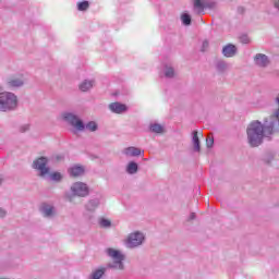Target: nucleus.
I'll list each match as a JSON object with an SVG mask.
<instances>
[{
  "mask_svg": "<svg viewBox=\"0 0 279 279\" xmlns=\"http://www.w3.org/2000/svg\"><path fill=\"white\" fill-rule=\"evenodd\" d=\"M276 132H279V109H276L270 117L265 118L264 122L254 120L247 125V143L250 147H260L265 138L274 136Z\"/></svg>",
  "mask_w": 279,
  "mask_h": 279,
  "instance_id": "nucleus-1",
  "label": "nucleus"
},
{
  "mask_svg": "<svg viewBox=\"0 0 279 279\" xmlns=\"http://www.w3.org/2000/svg\"><path fill=\"white\" fill-rule=\"evenodd\" d=\"M107 256L112 259V263L107 264L106 268H97L94 270L89 279H101L104 275L108 271V269H114L117 271H124L125 270V255L122 254L121 251L109 247L106 250Z\"/></svg>",
  "mask_w": 279,
  "mask_h": 279,
  "instance_id": "nucleus-2",
  "label": "nucleus"
},
{
  "mask_svg": "<svg viewBox=\"0 0 279 279\" xmlns=\"http://www.w3.org/2000/svg\"><path fill=\"white\" fill-rule=\"evenodd\" d=\"M16 108H19V97L14 93H0V112H14Z\"/></svg>",
  "mask_w": 279,
  "mask_h": 279,
  "instance_id": "nucleus-3",
  "label": "nucleus"
},
{
  "mask_svg": "<svg viewBox=\"0 0 279 279\" xmlns=\"http://www.w3.org/2000/svg\"><path fill=\"white\" fill-rule=\"evenodd\" d=\"M61 119L64 121V123H68V125H71L74 128V130H77V132H84L86 130L84 121L75 112L65 111L61 114Z\"/></svg>",
  "mask_w": 279,
  "mask_h": 279,
  "instance_id": "nucleus-4",
  "label": "nucleus"
},
{
  "mask_svg": "<svg viewBox=\"0 0 279 279\" xmlns=\"http://www.w3.org/2000/svg\"><path fill=\"white\" fill-rule=\"evenodd\" d=\"M71 194H68V201L73 202L75 197H88L90 189L84 182H75L70 187Z\"/></svg>",
  "mask_w": 279,
  "mask_h": 279,
  "instance_id": "nucleus-5",
  "label": "nucleus"
},
{
  "mask_svg": "<svg viewBox=\"0 0 279 279\" xmlns=\"http://www.w3.org/2000/svg\"><path fill=\"white\" fill-rule=\"evenodd\" d=\"M195 14H204V10H215L217 2L213 0H192Z\"/></svg>",
  "mask_w": 279,
  "mask_h": 279,
  "instance_id": "nucleus-6",
  "label": "nucleus"
},
{
  "mask_svg": "<svg viewBox=\"0 0 279 279\" xmlns=\"http://www.w3.org/2000/svg\"><path fill=\"white\" fill-rule=\"evenodd\" d=\"M49 159L47 157H38L33 161L32 168L39 171V178H46L49 175Z\"/></svg>",
  "mask_w": 279,
  "mask_h": 279,
  "instance_id": "nucleus-7",
  "label": "nucleus"
},
{
  "mask_svg": "<svg viewBox=\"0 0 279 279\" xmlns=\"http://www.w3.org/2000/svg\"><path fill=\"white\" fill-rule=\"evenodd\" d=\"M145 241V234L141 231H135L129 234L126 239V247L134 250V247H141Z\"/></svg>",
  "mask_w": 279,
  "mask_h": 279,
  "instance_id": "nucleus-8",
  "label": "nucleus"
},
{
  "mask_svg": "<svg viewBox=\"0 0 279 279\" xmlns=\"http://www.w3.org/2000/svg\"><path fill=\"white\" fill-rule=\"evenodd\" d=\"M99 198L89 199L85 205L86 213L84 214V217H86V219H93L92 215L97 210V208H99Z\"/></svg>",
  "mask_w": 279,
  "mask_h": 279,
  "instance_id": "nucleus-9",
  "label": "nucleus"
},
{
  "mask_svg": "<svg viewBox=\"0 0 279 279\" xmlns=\"http://www.w3.org/2000/svg\"><path fill=\"white\" fill-rule=\"evenodd\" d=\"M40 213L46 219H53L57 215L56 207L51 204L44 203L40 206Z\"/></svg>",
  "mask_w": 279,
  "mask_h": 279,
  "instance_id": "nucleus-10",
  "label": "nucleus"
},
{
  "mask_svg": "<svg viewBox=\"0 0 279 279\" xmlns=\"http://www.w3.org/2000/svg\"><path fill=\"white\" fill-rule=\"evenodd\" d=\"M122 154L126 156V158H138V156H143L145 151L138 147L129 146L122 150Z\"/></svg>",
  "mask_w": 279,
  "mask_h": 279,
  "instance_id": "nucleus-11",
  "label": "nucleus"
},
{
  "mask_svg": "<svg viewBox=\"0 0 279 279\" xmlns=\"http://www.w3.org/2000/svg\"><path fill=\"white\" fill-rule=\"evenodd\" d=\"M254 62L256 64V66H259L260 69H267V66H269V57H267V54L264 53H257L254 57Z\"/></svg>",
  "mask_w": 279,
  "mask_h": 279,
  "instance_id": "nucleus-12",
  "label": "nucleus"
},
{
  "mask_svg": "<svg viewBox=\"0 0 279 279\" xmlns=\"http://www.w3.org/2000/svg\"><path fill=\"white\" fill-rule=\"evenodd\" d=\"M109 110L110 112H113V114H123L128 112V106L119 101H116L109 105Z\"/></svg>",
  "mask_w": 279,
  "mask_h": 279,
  "instance_id": "nucleus-13",
  "label": "nucleus"
},
{
  "mask_svg": "<svg viewBox=\"0 0 279 279\" xmlns=\"http://www.w3.org/2000/svg\"><path fill=\"white\" fill-rule=\"evenodd\" d=\"M68 171L71 178H80L84 175L86 169L84 168V166L74 165Z\"/></svg>",
  "mask_w": 279,
  "mask_h": 279,
  "instance_id": "nucleus-14",
  "label": "nucleus"
},
{
  "mask_svg": "<svg viewBox=\"0 0 279 279\" xmlns=\"http://www.w3.org/2000/svg\"><path fill=\"white\" fill-rule=\"evenodd\" d=\"M236 46L228 44L222 48V56H225V58H234L236 56Z\"/></svg>",
  "mask_w": 279,
  "mask_h": 279,
  "instance_id": "nucleus-15",
  "label": "nucleus"
},
{
  "mask_svg": "<svg viewBox=\"0 0 279 279\" xmlns=\"http://www.w3.org/2000/svg\"><path fill=\"white\" fill-rule=\"evenodd\" d=\"M25 84L23 77H11L7 81V86L9 88H21Z\"/></svg>",
  "mask_w": 279,
  "mask_h": 279,
  "instance_id": "nucleus-16",
  "label": "nucleus"
},
{
  "mask_svg": "<svg viewBox=\"0 0 279 279\" xmlns=\"http://www.w3.org/2000/svg\"><path fill=\"white\" fill-rule=\"evenodd\" d=\"M197 131H193L192 132V145H193V149L194 151H202V144L199 142V135H197Z\"/></svg>",
  "mask_w": 279,
  "mask_h": 279,
  "instance_id": "nucleus-17",
  "label": "nucleus"
},
{
  "mask_svg": "<svg viewBox=\"0 0 279 279\" xmlns=\"http://www.w3.org/2000/svg\"><path fill=\"white\" fill-rule=\"evenodd\" d=\"M93 86H95V81L85 80L80 84L78 88L82 93H88Z\"/></svg>",
  "mask_w": 279,
  "mask_h": 279,
  "instance_id": "nucleus-18",
  "label": "nucleus"
},
{
  "mask_svg": "<svg viewBox=\"0 0 279 279\" xmlns=\"http://www.w3.org/2000/svg\"><path fill=\"white\" fill-rule=\"evenodd\" d=\"M125 171L129 175H135V173H138V163L136 161H130L126 165Z\"/></svg>",
  "mask_w": 279,
  "mask_h": 279,
  "instance_id": "nucleus-19",
  "label": "nucleus"
},
{
  "mask_svg": "<svg viewBox=\"0 0 279 279\" xmlns=\"http://www.w3.org/2000/svg\"><path fill=\"white\" fill-rule=\"evenodd\" d=\"M230 65L223 60H218L216 62V71L218 73H226V71H228Z\"/></svg>",
  "mask_w": 279,
  "mask_h": 279,
  "instance_id": "nucleus-20",
  "label": "nucleus"
},
{
  "mask_svg": "<svg viewBox=\"0 0 279 279\" xmlns=\"http://www.w3.org/2000/svg\"><path fill=\"white\" fill-rule=\"evenodd\" d=\"M149 130L154 134H162V132H165V126H162V124L159 123H150Z\"/></svg>",
  "mask_w": 279,
  "mask_h": 279,
  "instance_id": "nucleus-21",
  "label": "nucleus"
},
{
  "mask_svg": "<svg viewBox=\"0 0 279 279\" xmlns=\"http://www.w3.org/2000/svg\"><path fill=\"white\" fill-rule=\"evenodd\" d=\"M165 77H168V80H171L175 77V70L171 65H166L163 70Z\"/></svg>",
  "mask_w": 279,
  "mask_h": 279,
  "instance_id": "nucleus-22",
  "label": "nucleus"
},
{
  "mask_svg": "<svg viewBox=\"0 0 279 279\" xmlns=\"http://www.w3.org/2000/svg\"><path fill=\"white\" fill-rule=\"evenodd\" d=\"M84 125L85 130H88V132H97V130H99V125L95 121H89L87 124Z\"/></svg>",
  "mask_w": 279,
  "mask_h": 279,
  "instance_id": "nucleus-23",
  "label": "nucleus"
},
{
  "mask_svg": "<svg viewBox=\"0 0 279 279\" xmlns=\"http://www.w3.org/2000/svg\"><path fill=\"white\" fill-rule=\"evenodd\" d=\"M90 8V3L88 1H83L77 3V11L78 12H86V10Z\"/></svg>",
  "mask_w": 279,
  "mask_h": 279,
  "instance_id": "nucleus-24",
  "label": "nucleus"
},
{
  "mask_svg": "<svg viewBox=\"0 0 279 279\" xmlns=\"http://www.w3.org/2000/svg\"><path fill=\"white\" fill-rule=\"evenodd\" d=\"M50 180L52 182H62V173H60V172H52L50 174Z\"/></svg>",
  "mask_w": 279,
  "mask_h": 279,
  "instance_id": "nucleus-25",
  "label": "nucleus"
},
{
  "mask_svg": "<svg viewBox=\"0 0 279 279\" xmlns=\"http://www.w3.org/2000/svg\"><path fill=\"white\" fill-rule=\"evenodd\" d=\"M181 21L183 25H186V26L191 25V15L187 13H183L181 16Z\"/></svg>",
  "mask_w": 279,
  "mask_h": 279,
  "instance_id": "nucleus-26",
  "label": "nucleus"
},
{
  "mask_svg": "<svg viewBox=\"0 0 279 279\" xmlns=\"http://www.w3.org/2000/svg\"><path fill=\"white\" fill-rule=\"evenodd\" d=\"M100 228H110L112 226V222L106 218H101L99 220Z\"/></svg>",
  "mask_w": 279,
  "mask_h": 279,
  "instance_id": "nucleus-27",
  "label": "nucleus"
},
{
  "mask_svg": "<svg viewBox=\"0 0 279 279\" xmlns=\"http://www.w3.org/2000/svg\"><path fill=\"white\" fill-rule=\"evenodd\" d=\"M213 145H215V138L211 135H209L206 138V147L210 149Z\"/></svg>",
  "mask_w": 279,
  "mask_h": 279,
  "instance_id": "nucleus-28",
  "label": "nucleus"
},
{
  "mask_svg": "<svg viewBox=\"0 0 279 279\" xmlns=\"http://www.w3.org/2000/svg\"><path fill=\"white\" fill-rule=\"evenodd\" d=\"M240 43H242V45H250L251 43L250 36L247 35L240 36Z\"/></svg>",
  "mask_w": 279,
  "mask_h": 279,
  "instance_id": "nucleus-29",
  "label": "nucleus"
},
{
  "mask_svg": "<svg viewBox=\"0 0 279 279\" xmlns=\"http://www.w3.org/2000/svg\"><path fill=\"white\" fill-rule=\"evenodd\" d=\"M29 124H23L20 126L19 132H21V134H25V132H29Z\"/></svg>",
  "mask_w": 279,
  "mask_h": 279,
  "instance_id": "nucleus-30",
  "label": "nucleus"
},
{
  "mask_svg": "<svg viewBox=\"0 0 279 279\" xmlns=\"http://www.w3.org/2000/svg\"><path fill=\"white\" fill-rule=\"evenodd\" d=\"M8 217V210L0 208V219H5Z\"/></svg>",
  "mask_w": 279,
  "mask_h": 279,
  "instance_id": "nucleus-31",
  "label": "nucleus"
},
{
  "mask_svg": "<svg viewBox=\"0 0 279 279\" xmlns=\"http://www.w3.org/2000/svg\"><path fill=\"white\" fill-rule=\"evenodd\" d=\"M208 46H209L208 40H204L201 51H206V49H208Z\"/></svg>",
  "mask_w": 279,
  "mask_h": 279,
  "instance_id": "nucleus-32",
  "label": "nucleus"
},
{
  "mask_svg": "<svg viewBox=\"0 0 279 279\" xmlns=\"http://www.w3.org/2000/svg\"><path fill=\"white\" fill-rule=\"evenodd\" d=\"M238 14H245V8L238 7Z\"/></svg>",
  "mask_w": 279,
  "mask_h": 279,
  "instance_id": "nucleus-33",
  "label": "nucleus"
},
{
  "mask_svg": "<svg viewBox=\"0 0 279 279\" xmlns=\"http://www.w3.org/2000/svg\"><path fill=\"white\" fill-rule=\"evenodd\" d=\"M195 217V213L190 214L189 221H193Z\"/></svg>",
  "mask_w": 279,
  "mask_h": 279,
  "instance_id": "nucleus-34",
  "label": "nucleus"
},
{
  "mask_svg": "<svg viewBox=\"0 0 279 279\" xmlns=\"http://www.w3.org/2000/svg\"><path fill=\"white\" fill-rule=\"evenodd\" d=\"M276 104L279 105V94L277 95L276 99H275Z\"/></svg>",
  "mask_w": 279,
  "mask_h": 279,
  "instance_id": "nucleus-35",
  "label": "nucleus"
}]
</instances>
